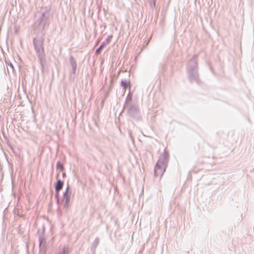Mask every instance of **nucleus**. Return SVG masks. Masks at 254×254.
Wrapping results in <instances>:
<instances>
[{
    "instance_id": "obj_1",
    "label": "nucleus",
    "mask_w": 254,
    "mask_h": 254,
    "mask_svg": "<svg viewBox=\"0 0 254 254\" xmlns=\"http://www.w3.org/2000/svg\"><path fill=\"white\" fill-rule=\"evenodd\" d=\"M50 17V9L48 7L42 8L41 12L37 13L35 16V21L33 24V28L38 32L43 30L49 25Z\"/></svg>"
},
{
    "instance_id": "obj_2",
    "label": "nucleus",
    "mask_w": 254,
    "mask_h": 254,
    "mask_svg": "<svg viewBox=\"0 0 254 254\" xmlns=\"http://www.w3.org/2000/svg\"><path fill=\"white\" fill-rule=\"evenodd\" d=\"M187 72L190 82H195L197 84L199 83L197 55H194L189 62L187 66Z\"/></svg>"
},
{
    "instance_id": "obj_3",
    "label": "nucleus",
    "mask_w": 254,
    "mask_h": 254,
    "mask_svg": "<svg viewBox=\"0 0 254 254\" xmlns=\"http://www.w3.org/2000/svg\"><path fill=\"white\" fill-rule=\"evenodd\" d=\"M169 155L166 149L160 156L154 167V176L161 177L166 171L168 166Z\"/></svg>"
},
{
    "instance_id": "obj_4",
    "label": "nucleus",
    "mask_w": 254,
    "mask_h": 254,
    "mask_svg": "<svg viewBox=\"0 0 254 254\" xmlns=\"http://www.w3.org/2000/svg\"><path fill=\"white\" fill-rule=\"evenodd\" d=\"M35 50L36 52L38 59L42 68H43L46 64L43 41L40 38H34L33 40Z\"/></svg>"
},
{
    "instance_id": "obj_5",
    "label": "nucleus",
    "mask_w": 254,
    "mask_h": 254,
    "mask_svg": "<svg viewBox=\"0 0 254 254\" xmlns=\"http://www.w3.org/2000/svg\"><path fill=\"white\" fill-rule=\"evenodd\" d=\"M127 115L135 120H139L141 119L140 111L138 107L135 104H131L127 109Z\"/></svg>"
},
{
    "instance_id": "obj_6",
    "label": "nucleus",
    "mask_w": 254,
    "mask_h": 254,
    "mask_svg": "<svg viewBox=\"0 0 254 254\" xmlns=\"http://www.w3.org/2000/svg\"><path fill=\"white\" fill-rule=\"evenodd\" d=\"M71 193V191L70 190L69 185L67 184L66 185L65 190L63 194V207L65 211H67L70 206V199Z\"/></svg>"
},
{
    "instance_id": "obj_7",
    "label": "nucleus",
    "mask_w": 254,
    "mask_h": 254,
    "mask_svg": "<svg viewBox=\"0 0 254 254\" xmlns=\"http://www.w3.org/2000/svg\"><path fill=\"white\" fill-rule=\"evenodd\" d=\"M112 38V36H109L105 41L102 42L100 46L95 51L96 55H98L101 53L104 47L110 42Z\"/></svg>"
},
{
    "instance_id": "obj_8",
    "label": "nucleus",
    "mask_w": 254,
    "mask_h": 254,
    "mask_svg": "<svg viewBox=\"0 0 254 254\" xmlns=\"http://www.w3.org/2000/svg\"><path fill=\"white\" fill-rule=\"evenodd\" d=\"M45 228L43 227L42 231L41 233L40 232V230H38V238H39V248L41 249V247L42 246V245H44V243H45V239L43 236V234L44 233ZM44 247V246H43Z\"/></svg>"
},
{
    "instance_id": "obj_9",
    "label": "nucleus",
    "mask_w": 254,
    "mask_h": 254,
    "mask_svg": "<svg viewBox=\"0 0 254 254\" xmlns=\"http://www.w3.org/2000/svg\"><path fill=\"white\" fill-rule=\"evenodd\" d=\"M64 184V183L63 181L60 179L58 180L55 186V191H60V190L63 189Z\"/></svg>"
},
{
    "instance_id": "obj_10",
    "label": "nucleus",
    "mask_w": 254,
    "mask_h": 254,
    "mask_svg": "<svg viewBox=\"0 0 254 254\" xmlns=\"http://www.w3.org/2000/svg\"><path fill=\"white\" fill-rule=\"evenodd\" d=\"M69 61L70 65L72 67V72L73 74H74L75 73V71L76 69V61L74 60V58L72 56H70Z\"/></svg>"
},
{
    "instance_id": "obj_11",
    "label": "nucleus",
    "mask_w": 254,
    "mask_h": 254,
    "mask_svg": "<svg viewBox=\"0 0 254 254\" xmlns=\"http://www.w3.org/2000/svg\"><path fill=\"white\" fill-rule=\"evenodd\" d=\"M99 243V239L97 237L94 240V242L91 247V251L92 252L93 254H96V249Z\"/></svg>"
},
{
    "instance_id": "obj_12",
    "label": "nucleus",
    "mask_w": 254,
    "mask_h": 254,
    "mask_svg": "<svg viewBox=\"0 0 254 254\" xmlns=\"http://www.w3.org/2000/svg\"><path fill=\"white\" fill-rule=\"evenodd\" d=\"M130 85L129 81H127L126 79H122L121 82V86L123 87V89L126 90L127 87Z\"/></svg>"
},
{
    "instance_id": "obj_13",
    "label": "nucleus",
    "mask_w": 254,
    "mask_h": 254,
    "mask_svg": "<svg viewBox=\"0 0 254 254\" xmlns=\"http://www.w3.org/2000/svg\"><path fill=\"white\" fill-rule=\"evenodd\" d=\"M68 249L65 246L64 247L62 248V250L61 252H59V254H68Z\"/></svg>"
},
{
    "instance_id": "obj_14",
    "label": "nucleus",
    "mask_w": 254,
    "mask_h": 254,
    "mask_svg": "<svg viewBox=\"0 0 254 254\" xmlns=\"http://www.w3.org/2000/svg\"><path fill=\"white\" fill-rule=\"evenodd\" d=\"M56 168L57 169H61V170H64V166L60 161H58L56 164Z\"/></svg>"
},
{
    "instance_id": "obj_15",
    "label": "nucleus",
    "mask_w": 254,
    "mask_h": 254,
    "mask_svg": "<svg viewBox=\"0 0 254 254\" xmlns=\"http://www.w3.org/2000/svg\"><path fill=\"white\" fill-rule=\"evenodd\" d=\"M150 5L151 7H152L153 5L155 7V3H156V0H148Z\"/></svg>"
},
{
    "instance_id": "obj_16",
    "label": "nucleus",
    "mask_w": 254,
    "mask_h": 254,
    "mask_svg": "<svg viewBox=\"0 0 254 254\" xmlns=\"http://www.w3.org/2000/svg\"><path fill=\"white\" fill-rule=\"evenodd\" d=\"M59 192H60V191L56 192V194H55V197L56 199L57 203L58 204H59V202H60V199L59 198Z\"/></svg>"
},
{
    "instance_id": "obj_17",
    "label": "nucleus",
    "mask_w": 254,
    "mask_h": 254,
    "mask_svg": "<svg viewBox=\"0 0 254 254\" xmlns=\"http://www.w3.org/2000/svg\"><path fill=\"white\" fill-rule=\"evenodd\" d=\"M131 96L128 94L127 97V100H131Z\"/></svg>"
},
{
    "instance_id": "obj_18",
    "label": "nucleus",
    "mask_w": 254,
    "mask_h": 254,
    "mask_svg": "<svg viewBox=\"0 0 254 254\" xmlns=\"http://www.w3.org/2000/svg\"><path fill=\"white\" fill-rule=\"evenodd\" d=\"M11 67V68L12 69V70L14 69V67H13V65H12V64L11 63H10L9 64H8Z\"/></svg>"
},
{
    "instance_id": "obj_19",
    "label": "nucleus",
    "mask_w": 254,
    "mask_h": 254,
    "mask_svg": "<svg viewBox=\"0 0 254 254\" xmlns=\"http://www.w3.org/2000/svg\"><path fill=\"white\" fill-rule=\"evenodd\" d=\"M63 177H65V173H63Z\"/></svg>"
}]
</instances>
